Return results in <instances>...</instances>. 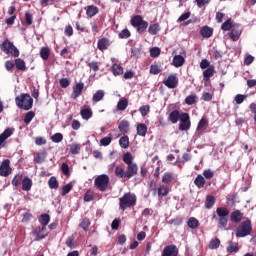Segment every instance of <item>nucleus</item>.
<instances>
[{"label":"nucleus","mask_w":256,"mask_h":256,"mask_svg":"<svg viewBox=\"0 0 256 256\" xmlns=\"http://www.w3.org/2000/svg\"><path fill=\"white\" fill-rule=\"evenodd\" d=\"M119 145L122 149H127L129 147V136H123L119 140Z\"/></svg>","instance_id":"nucleus-48"},{"label":"nucleus","mask_w":256,"mask_h":256,"mask_svg":"<svg viewBox=\"0 0 256 256\" xmlns=\"http://www.w3.org/2000/svg\"><path fill=\"white\" fill-rule=\"evenodd\" d=\"M49 221H51L49 214H42L40 216L39 223H41L42 227L46 228L49 225Z\"/></svg>","instance_id":"nucleus-38"},{"label":"nucleus","mask_w":256,"mask_h":256,"mask_svg":"<svg viewBox=\"0 0 256 256\" xmlns=\"http://www.w3.org/2000/svg\"><path fill=\"white\" fill-rule=\"evenodd\" d=\"M174 179L175 176L173 175V172H166L162 177V183H164L165 185H169V183L174 181Z\"/></svg>","instance_id":"nucleus-28"},{"label":"nucleus","mask_w":256,"mask_h":256,"mask_svg":"<svg viewBox=\"0 0 256 256\" xmlns=\"http://www.w3.org/2000/svg\"><path fill=\"white\" fill-rule=\"evenodd\" d=\"M187 227H189V229H198L199 220H197L195 217H190L187 222Z\"/></svg>","instance_id":"nucleus-33"},{"label":"nucleus","mask_w":256,"mask_h":256,"mask_svg":"<svg viewBox=\"0 0 256 256\" xmlns=\"http://www.w3.org/2000/svg\"><path fill=\"white\" fill-rule=\"evenodd\" d=\"M109 177L107 174H102L99 175L95 180H94V185L98 191H107V188L109 187Z\"/></svg>","instance_id":"nucleus-8"},{"label":"nucleus","mask_w":256,"mask_h":256,"mask_svg":"<svg viewBox=\"0 0 256 256\" xmlns=\"http://www.w3.org/2000/svg\"><path fill=\"white\" fill-rule=\"evenodd\" d=\"M179 130L180 131H189L191 129V116L189 113L181 112Z\"/></svg>","instance_id":"nucleus-9"},{"label":"nucleus","mask_w":256,"mask_h":256,"mask_svg":"<svg viewBox=\"0 0 256 256\" xmlns=\"http://www.w3.org/2000/svg\"><path fill=\"white\" fill-rule=\"evenodd\" d=\"M1 51H3V53L6 55H10L11 57H19L20 55L19 49H17L15 44L9 41V39H6L2 42Z\"/></svg>","instance_id":"nucleus-7"},{"label":"nucleus","mask_w":256,"mask_h":256,"mask_svg":"<svg viewBox=\"0 0 256 256\" xmlns=\"http://www.w3.org/2000/svg\"><path fill=\"white\" fill-rule=\"evenodd\" d=\"M179 255V248L176 245H168L165 246L161 256H178Z\"/></svg>","instance_id":"nucleus-14"},{"label":"nucleus","mask_w":256,"mask_h":256,"mask_svg":"<svg viewBox=\"0 0 256 256\" xmlns=\"http://www.w3.org/2000/svg\"><path fill=\"white\" fill-rule=\"evenodd\" d=\"M111 46V41L108 38H101L98 40L97 48L99 51H107Z\"/></svg>","instance_id":"nucleus-17"},{"label":"nucleus","mask_w":256,"mask_h":256,"mask_svg":"<svg viewBox=\"0 0 256 256\" xmlns=\"http://www.w3.org/2000/svg\"><path fill=\"white\" fill-rule=\"evenodd\" d=\"M52 143H61L63 141V135L61 133H55L50 137Z\"/></svg>","instance_id":"nucleus-55"},{"label":"nucleus","mask_w":256,"mask_h":256,"mask_svg":"<svg viewBox=\"0 0 256 256\" xmlns=\"http://www.w3.org/2000/svg\"><path fill=\"white\" fill-rule=\"evenodd\" d=\"M172 64L174 65V67H183V65H185V57L181 55L174 56Z\"/></svg>","instance_id":"nucleus-25"},{"label":"nucleus","mask_w":256,"mask_h":256,"mask_svg":"<svg viewBox=\"0 0 256 256\" xmlns=\"http://www.w3.org/2000/svg\"><path fill=\"white\" fill-rule=\"evenodd\" d=\"M162 69L159 63L155 62L150 66V74L151 75H159L161 73Z\"/></svg>","instance_id":"nucleus-36"},{"label":"nucleus","mask_w":256,"mask_h":256,"mask_svg":"<svg viewBox=\"0 0 256 256\" xmlns=\"http://www.w3.org/2000/svg\"><path fill=\"white\" fill-rule=\"evenodd\" d=\"M99 13V8L94 5L87 6L86 15L87 17H95Z\"/></svg>","instance_id":"nucleus-27"},{"label":"nucleus","mask_w":256,"mask_h":256,"mask_svg":"<svg viewBox=\"0 0 256 256\" xmlns=\"http://www.w3.org/2000/svg\"><path fill=\"white\" fill-rule=\"evenodd\" d=\"M180 119H181V112L177 109L172 110L168 114V121L173 125L179 123Z\"/></svg>","instance_id":"nucleus-16"},{"label":"nucleus","mask_w":256,"mask_h":256,"mask_svg":"<svg viewBox=\"0 0 256 256\" xmlns=\"http://www.w3.org/2000/svg\"><path fill=\"white\" fill-rule=\"evenodd\" d=\"M163 85L168 87V89H175L179 85V78H177V74L169 75L167 79L163 80Z\"/></svg>","instance_id":"nucleus-10"},{"label":"nucleus","mask_w":256,"mask_h":256,"mask_svg":"<svg viewBox=\"0 0 256 256\" xmlns=\"http://www.w3.org/2000/svg\"><path fill=\"white\" fill-rule=\"evenodd\" d=\"M157 193L158 197H167L169 195V188L165 185H160Z\"/></svg>","instance_id":"nucleus-37"},{"label":"nucleus","mask_w":256,"mask_h":256,"mask_svg":"<svg viewBox=\"0 0 256 256\" xmlns=\"http://www.w3.org/2000/svg\"><path fill=\"white\" fill-rule=\"evenodd\" d=\"M61 171H62L63 175H65L66 177L71 176V172L69 171V164H67L65 162L62 163Z\"/></svg>","instance_id":"nucleus-58"},{"label":"nucleus","mask_w":256,"mask_h":256,"mask_svg":"<svg viewBox=\"0 0 256 256\" xmlns=\"http://www.w3.org/2000/svg\"><path fill=\"white\" fill-rule=\"evenodd\" d=\"M80 115L84 121H89L93 117V110L91 108H82L80 110Z\"/></svg>","instance_id":"nucleus-19"},{"label":"nucleus","mask_w":256,"mask_h":256,"mask_svg":"<svg viewBox=\"0 0 256 256\" xmlns=\"http://www.w3.org/2000/svg\"><path fill=\"white\" fill-rule=\"evenodd\" d=\"M33 119H35V112L29 111L25 114L23 121L26 125H29Z\"/></svg>","instance_id":"nucleus-45"},{"label":"nucleus","mask_w":256,"mask_h":256,"mask_svg":"<svg viewBox=\"0 0 256 256\" xmlns=\"http://www.w3.org/2000/svg\"><path fill=\"white\" fill-rule=\"evenodd\" d=\"M87 65L92 71H94V73H97V71H99V62L97 61L88 62Z\"/></svg>","instance_id":"nucleus-59"},{"label":"nucleus","mask_w":256,"mask_h":256,"mask_svg":"<svg viewBox=\"0 0 256 256\" xmlns=\"http://www.w3.org/2000/svg\"><path fill=\"white\" fill-rule=\"evenodd\" d=\"M200 35H202L204 37V39H209V37L213 36V28H211L209 26H204L200 30Z\"/></svg>","instance_id":"nucleus-24"},{"label":"nucleus","mask_w":256,"mask_h":256,"mask_svg":"<svg viewBox=\"0 0 256 256\" xmlns=\"http://www.w3.org/2000/svg\"><path fill=\"white\" fill-rule=\"evenodd\" d=\"M23 181V174H16L12 179L13 187H19V184Z\"/></svg>","instance_id":"nucleus-51"},{"label":"nucleus","mask_w":256,"mask_h":256,"mask_svg":"<svg viewBox=\"0 0 256 256\" xmlns=\"http://www.w3.org/2000/svg\"><path fill=\"white\" fill-rule=\"evenodd\" d=\"M45 157H47V151L38 152L34 157V163L41 164L45 161Z\"/></svg>","instance_id":"nucleus-31"},{"label":"nucleus","mask_w":256,"mask_h":256,"mask_svg":"<svg viewBox=\"0 0 256 256\" xmlns=\"http://www.w3.org/2000/svg\"><path fill=\"white\" fill-rule=\"evenodd\" d=\"M137 135L140 137H145L147 135V125L140 123L137 125Z\"/></svg>","instance_id":"nucleus-34"},{"label":"nucleus","mask_w":256,"mask_h":256,"mask_svg":"<svg viewBox=\"0 0 256 256\" xmlns=\"http://www.w3.org/2000/svg\"><path fill=\"white\" fill-rule=\"evenodd\" d=\"M230 220L232 221V223H241V221H243V213L241 212V210H234L230 214Z\"/></svg>","instance_id":"nucleus-18"},{"label":"nucleus","mask_w":256,"mask_h":256,"mask_svg":"<svg viewBox=\"0 0 256 256\" xmlns=\"http://www.w3.org/2000/svg\"><path fill=\"white\" fill-rule=\"evenodd\" d=\"M213 75H215V67L209 66L206 70L203 71L204 81H209Z\"/></svg>","instance_id":"nucleus-20"},{"label":"nucleus","mask_w":256,"mask_h":256,"mask_svg":"<svg viewBox=\"0 0 256 256\" xmlns=\"http://www.w3.org/2000/svg\"><path fill=\"white\" fill-rule=\"evenodd\" d=\"M216 215L213 216L215 220L218 221V229H225L227 223H229V209L225 207H218L216 209Z\"/></svg>","instance_id":"nucleus-3"},{"label":"nucleus","mask_w":256,"mask_h":256,"mask_svg":"<svg viewBox=\"0 0 256 256\" xmlns=\"http://www.w3.org/2000/svg\"><path fill=\"white\" fill-rule=\"evenodd\" d=\"M227 253H239V243L230 242L226 248Z\"/></svg>","instance_id":"nucleus-30"},{"label":"nucleus","mask_w":256,"mask_h":256,"mask_svg":"<svg viewBox=\"0 0 256 256\" xmlns=\"http://www.w3.org/2000/svg\"><path fill=\"white\" fill-rule=\"evenodd\" d=\"M170 225H174L175 227H179V225H183V218H174L169 221Z\"/></svg>","instance_id":"nucleus-63"},{"label":"nucleus","mask_w":256,"mask_h":256,"mask_svg":"<svg viewBox=\"0 0 256 256\" xmlns=\"http://www.w3.org/2000/svg\"><path fill=\"white\" fill-rule=\"evenodd\" d=\"M222 31H231L233 29V20L228 19L226 20L222 26H221Z\"/></svg>","instance_id":"nucleus-46"},{"label":"nucleus","mask_w":256,"mask_h":256,"mask_svg":"<svg viewBox=\"0 0 256 256\" xmlns=\"http://www.w3.org/2000/svg\"><path fill=\"white\" fill-rule=\"evenodd\" d=\"M14 66L18 71H27V64H25V60L21 58L14 60Z\"/></svg>","instance_id":"nucleus-22"},{"label":"nucleus","mask_w":256,"mask_h":256,"mask_svg":"<svg viewBox=\"0 0 256 256\" xmlns=\"http://www.w3.org/2000/svg\"><path fill=\"white\" fill-rule=\"evenodd\" d=\"M185 103L186 105H195V103H197V96L195 94L188 95L185 98Z\"/></svg>","instance_id":"nucleus-49"},{"label":"nucleus","mask_w":256,"mask_h":256,"mask_svg":"<svg viewBox=\"0 0 256 256\" xmlns=\"http://www.w3.org/2000/svg\"><path fill=\"white\" fill-rule=\"evenodd\" d=\"M122 161H124L125 165H134L135 162H133V154L130 152H126L122 156Z\"/></svg>","instance_id":"nucleus-32"},{"label":"nucleus","mask_w":256,"mask_h":256,"mask_svg":"<svg viewBox=\"0 0 256 256\" xmlns=\"http://www.w3.org/2000/svg\"><path fill=\"white\" fill-rule=\"evenodd\" d=\"M105 98V91L98 90L96 93L93 94L92 101L93 103H99V101H103Z\"/></svg>","instance_id":"nucleus-26"},{"label":"nucleus","mask_w":256,"mask_h":256,"mask_svg":"<svg viewBox=\"0 0 256 256\" xmlns=\"http://www.w3.org/2000/svg\"><path fill=\"white\" fill-rule=\"evenodd\" d=\"M15 103L19 109H23L24 111H29L33 109V99L31 95L28 93L20 94L15 98Z\"/></svg>","instance_id":"nucleus-5"},{"label":"nucleus","mask_w":256,"mask_h":256,"mask_svg":"<svg viewBox=\"0 0 256 256\" xmlns=\"http://www.w3.org/2000/svg\"><path fill=\"white\" fill-rule=\"evenodd\" d=\"M209 125V121L207 118L202 117L201 120L198 122L197 131H201V129L207 127Z\"/></svg>","instance_id":"nucleus-54"},{"label":"nucleus","mask_w":256,"mask_h":256,"mask_svg":"<svg viewBox=\"0 0 256 256\" xmlns=\"http://www.w3.org/2000/svg\"><path fill=\"white\" fill-rule=\"evenodd\" d=\"M253 232V224L251 223V219L247 218L242 221L235 230L236 237H249Z\"/></svg>","instance_id":"nucleus-4"},{"label":"nucleus","mask_w":256,"mask_h":256,"mask_svg":"<svg viewBox=\"0 0 256 256\" xmlns=\"http://www.w3.org/2000/svg\"><path fill=\"white\" fill-rule=\"evenodd\" d=\"M150 111H151V106L149 105H143L139 108V112L142 115V117H147Z\"/></svg>","instance_id":"nucleus-52"},{"label":"nucleus","mask_w":256,"mask_h":256,"mask_svg":"<svg viewBox=\"0 0 256 256\" xmlns=\"http://www.w3.org/2000/svg\"><path fill=\"white\" fill-rule=\"evenodd\" d=\"M83 89H85V84L83 82H79L75 86H73L71 99H77L78 97H81V94L83 93Z\"/></svg>","instance_id":"nucleus-15"},{"label":"nucleus","mask_w":256,"mask_h":256,"mask_svg":"<svg viewBox=\"0 0 256 256\" xmlns=\"http://www.w3.org/2000/svg\"><path fill=\"white\" fill-rule=\"evenodd\" d=\"M118 37H119V39H129V37H131V31H129V29L125 28L120 31V33L118 34Z\"/></svg>","instance_id":"nucleus-53"},{"label":"nucleus","mask_w":256,"mask_h":256,"mask_svg":"<svg viewBox=\"0 0 256 256\" xmlns=\"http://www.w3.org/2000/svg\"><path fill=\"white\" fill-rule=\"evenodd\" d=\"M70 153H72V155H79V153H81V144H72L70 146Z\"/></svg>","instance_id":"nucleus-47"},{"label":"nucleus","mask_w":256,"mask_h":256,"mask_svg":"<svg viewBox=\"0 0 256 256\" xmlns=\"http://www.w3.org/2000/svg\"><path fill=\"white\" fill-rule=\"evenodd\" d=\"M215 205V196L208 195L205 200L206 209H211Z\"/></svg>","instance_id":"nucleus-39"},{"label":"nucleus","mask_w":256,"mask_h":256,"mask_svg":"<svg viewBox=\"0 0 256 256\" xmlns=\"http://www.w3.org/2000/svg\"><path fill=\"white\" fill-rule=\"evenodd\" d=\"M49 55H51V51L47 47H43L40 50V57L43 61H47L49 59Z\"/></svg>","instance_id":"nucleus-44"},{"label":"nucleus","mask_w":256,"mask_h":256,"mask_svg":"<svg viewBox=\"0 0 256 256\" xmlns=\"http://www.w3.org/2000/svg\"><path fill=\"white\" fill-rule=\"evenodd\" d=\"M161 55V49L159 47H154L150 49L151 57H159Z\"/></svg>","instance_id":"nucleus-61"},{"label":"nucleus","mask_w":256,"mask_h":256,"mask_svg":"<svg viewBox=\"0 0 256 256\" xmlns=\"http://www.w3.org/2000/svg\"><path fill=\"white\" fill-rule=\"evenodd\" d=\"M161 31V26L158 23L150 24L148 27V33L150 35H157Z\"/></svg>","instance_id":"nucleus-29"},{"label":"nucleus","mask_w":256,"mask_h":256,"mask_svg":"<svg viewBox=\"0 0 256 256\" xmlns=\"http://www.w3.org/2000/svg\"><path fill=\"white\" fill-rule=\"evenodd\" d=\"M129 107V101L127 99H121L117 104L118 111H125Z\"/></svg>","instance_id":"nucleus-41"},{"label":"nucleus","mask_w":256,"mask_h":256,"mask_svg":"<svg viewBox=\"0 0 256 256\" xmlns=\"http://www.w3.org/2000/svg\"><path fill=\"white\" fill-rule=\"evenodd\" d=\"M72 189H73L72 184H67V185L63 186L62 187V192H61L62 197H65V195L70 193Z\"/></svg>","instance_id":"nucleus-60"},{"label":"nucleus","mask_w":256,"mask_h":256,"mask_svg":"<svg viewBox=\"0 0 256 256\" xmlns=\"http://www.w3.org/2000/svg\"><path fill=\"white\" fill-rule=\"evenodd\" d=\"M32 235L35 237V241H41L47 237V228L45 226H38L32 231Z\"/></svg>","instance_id":"nucleus-13"},{"label":"nucleus","mask_w":256,"mask_h":256,"mask_svg":"<svg viewBox=\"0 0 256 256\" xmlns=\"http://www.w3.org/2000/svg\"><path fill=\"white\" fill-rule=\"evenodd\" d=\"M10 163L11 162L9 161V159H6L2 162V164L0 165V177H9V175L13 173L11 166H9Z\"/></svg>","instance_id":"nucleus-12"},{"label":"nucleus","mask_w":256,"mask_h":256,"mask_svg":"<svg viewBox=\"0 0 256 256\" xmlns=\"http://www.w3.org/2000/svg\"><path fill=\"white\" fill-rule=\"evenodd\" d=\"M91 225V221H89L88 218H84L82 220V222L80 223V227L84 230V231H89V226Z\"/></svg>","instance_id":"nucleus-57"},{"label":"nucleus","mask_w":256,"mask_h":256,"mask_svg":"<svg viewBox=\"0 0 256 256\" xmlns=\"http://www.w3.org/2000/svg\"><path fill=\"white\" fill-rule=\"evenodd\" d=\"M48 186L50 189H59V182L55 176L50 177L48 180Z\"/></svg>","instance_id":"nucleus-43"},{"label":"nucleus","mask_w":256,"mask_h":256,"mask_svg":"<svg viewBox=\"0 0 256 256\" xmlns=\"http://www.w3.org/2000/svg\"><path fill=\"white\" fill-rule=\"evenodd\" d=\"M239 37H241V31L232 29L230 32V39H232V41H239Z\"/></svg>","instance_id":"nucleus-50"},{"label":"nucleus","mask_w":256,"mask_h":256,"mask_svg":"<svg viewBox=\"0 0 256 256\" xmlns=\"http://www.w3.org/2000/svg\"><path fill=\"white\" fill-rule=\"evenodd\" d=\"M118 129L121 133H129V121L122 120L118 126Z\"/></svg>","instance_id":"nucleus-35"},{"label":"nucleus","mask_w":256,"mask_h":256,"mask_svg":"<svg viewBox=\"0 0 256 256\" xmlns=\"http://www.w3.org/2000/svg\"><path fill=\"white\" fill-rule=\"evenodd\" d=\"M59 85L62 89H67L71 85V80L69 78H62L59 80Z\"/></svg>","instance_id":"nucleus-56"},{"label":"nucleus","mask_w":256,"mask_h":256,"mask_svg":"<svg viewBox=\"0 0 256 256\" xmlns=\"http://www.w3.org/2000/svg\"><path fill=\"white\" fill-rule=\"evenodd\" d=\"M112 73L117 77L118 75H123V68L119 64H113L112 67Z\"/></svg>","instance_id":"nucleus-42"},{"label":"nucleus","mask_w":256,"mask_h":256,"mask_svg":"<svg viewBox=\"0 0 256 256\" xmlns=\"http://www.w3.org/2000/svg\"><path fill=\"white\" fill-rule=\"evenodd\" d=\"M206 183L207 180H205V177H203L201 174H199L194 180V185H196L198 189H203Z\"/></svg>","instance_id":"nucleus-23"},{"label":"nucleus","mask_w":256,"mask_h":256,"mask_svg":"<svg viewBox=\"0 0 256 256\" xmlns=\"http://www.w3.org/2000/svg\"><path fill=\"white\" fill-rule=\"evenodd\" d=\"M137 205V195L128 192L119 198V207L121 211H126V209H131Z\"/></svg>","instance_id":"nucleus-2"},{"label":"nucleus","mask_w":256,"mask_h":256,"mask_svg":"<svg viewBox=\"0 0 256 256\" xmlns=\"http://www.w3.org/2000/svg\"><path fill=\"white\" fill-rule=\"evenodd\" d=\"M221 245V240L219 238H214L210 241L208 245V249L214 250V249H219Z\"/></svg>","instance_id":"nucleus-40"},{"label":"nucleus","mask_w":256,"mask_h":256,"mask_svg":"<svg viewBox=\"0 0 256 256\" xmlns=\"http://www.w3.org/2000/svg\"><path fill=\"white\" fill-rule=\"evenodd\" d=\"M203 176L205 179H213L215 177V172H212L211 169H207L203 171Z\"/></svg>","instance_id":"nucleus-64"},{"label":"nucleus","mask_w":256,"mask_h":256,"mask_svg":"<svg viewBox=\"0 0 256 256\" xmlns=\"http://www.w3.org/2000/svg\"><path fill=\"white\" fill-rule=\"evenodd\" d=\"M33 187V180L29 177H24L22 179V191H29Z\"/></svg>","instance_id":"nucleus-21"},{"label":"nucleus","mask_w":256,"mask_h":256,"mask_svg":"<svg viewBox=\"0 0 256 256\" xmlns=\"http://www.w3.org/2000/svg\"><path fill=\"white\" fill-rule=\"evenodd\" d=\"M137 173H139V166H137V163L127 165L126 170L121 165L115 166L114 169L115 177H117V179H124L126 181L133 179Z\"/></svg>","instance_id":"nucleus-1"},{"label":"nucleus","mask_w":256,"mask_h":256,"mask_svg":"<svg viewBox=\"0 0 256 256\" xmlns=\"http://www.w3.org/2000/svg\"><path fill=\"white\" fill-rule=\"evenodd\" d=\"M111 141H113V137L108 136V137H104L100 140L101 145H103V147H107L108 145H111Z\"/></svg>","instance_id":"nucleus-62"},{"label":"nucleus","mask_w":256,"mask_h":256,"mask_svg":"<svg viewBox=\"0 0 256 256\" xmlns=\"http://www.w3.org/2000/svg\"><path fill=\"white\" fill-rule=\"evenodd\" d=\"M15 133L14 128H7L3 131V133L0 135V149H3L4 147L7 146V140L11 135Z\"/></svg>","instance_id":"nucleus-11"},{"label":"nucleus","mask_w":256,"mask_h":256,"mask_svg":"<svg viewBox=\"0 0 256 256\" xmlns=\"http://www.w3.org/2000/svg\"><path fill=\"white\" fill-rule=\"evenodd\" d=\"M130 22L132 27H136L137 33H139V35L145 33V31H147V27H149V22L143 20V16L141 15H135Z\"/></svg>","instance_id":"nucleus-6"}]
</instances>
